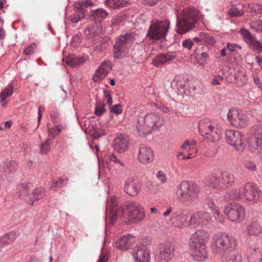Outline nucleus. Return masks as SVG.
<instances>
[{
	"label": "nucleus",
	"mask_w": 262,
	"mask_h": 262,
	"mask_svg": "<svg viewBox=\"0 0 262 262\" xmlns=\"http://www.w3.org/2000/svg\"><path fill=\"white\" fill-rule=\"evenodd\" d=\"M135 241V237L130 234H128L119 238L115 243V246L120 250H126L130 248Z\"/></svg>",
	"instance_id": "nucleus-26"
},
{
	"label": "nucleus",
	"mask_w": 262,
	"mask_h": 262,
	"mask_svg": "<svg viewBox=\"0 0 262 262\" xmlns=\"http://www.w3.org/2000/svg\"><path fill=\"white\" fill-rule=\"evenodd\" d=\"M13 88L12 83H11L4 89L3 92L0 93V103L6 101L7 98L12 95L13 93Z\"/></svg>",
	"instance_id": "nucleus-39"
},
{
	"label": "nucleus",
	"mask_w": 262,
	"mask_h": 262,
	"mask_svg": "<svg viewBox=\"0 0 262 262\" xmlns=\"http://www.w3.org/2000/svg\"><path fill=\"white\" fill-rule=\"evenodd\" d=\"M128 145V138L122 135L116 137L114 140V149L121 153L127 149Z\"/></svg>",
	"instance_id": "nucleus-27"
},
{
	"label": "nucleus",
	"mask_w": 262,
	"mask_h": 262,
	"mask_svg": "<svg viewBox=\"0 0 262 262\" xmlns=\"http://www.w3.org/2000/svg\"><path fill=\"white\" fill-rule=\"evenodd\" d=\"M200 191V187L195 183L183 181L178 186L176 194L180 201L189 204L198 200Z\"/></svg>",
	"instance_id": "nucleus-5"
},
{
	"label": "nucleus",
	"mask_w": 262,
	"mask_h": 262,
	"mask_svg": "<svg viewBox=\"0 0 262 262\" xmlns=\"http://www.w3.org/2000/svg\"><path fill=\"white\" fill-rule=\"evenodd\" d=\"M236 246V242L231 235L222 233L214 235L212 240V247L213 251L221 254L226 251L234 250Z\"/></svg>",
	"instance_id": "nucleus-7"
},
{
	"label": "nucleus",
	"mask_w": 262,
	"mask_h": 262,
	"mask_svg": "<svg viewBox=\"0 0 262 262\" xmlns=\"http://www.w3.org/2000/svg\"><path fill=\"white\" fill-rule=\"evenodd\" d=\"M261 191L258 186L252 183L248 182L244 186L232 190L226 193L225 198L227 201L242 200L256 203L260 198Z\"/></svg>",
	"instance_id": "nucleus-1"
},
{
	"label": "nucleus",
	"mask_w": 262,
	"mask_h": 262,
	"mask_svg": "<svg viewBox=\"0 0 262 262\" xmlns=\"http://www.w3.org/2000/svg\"><path fill=\"white\" fill-rule=\"evenodd\" d=\"M84 60L83 58H77L73 55H69L66 60V63L72 67H77L84 63Z\"/></svg>",
	"instance_id": "nucleus-37"
},
{
	"label": "nucleus",
	"mask_w": 262,
	"mask_h": 262,
	"mask_svg": "<svg viewBox=\"0 0 262 262\" xmlns=\"http://www.w3.org/2000/svg\"><path fill=\"white\" fill-rule=\"evenodd\" d=\"M227 118L230 123L236 127H244L247 124L246 116L236 108H232L229 110Z\"/></svg>",
	"instance_id": "nucleus-18"
},
{
	"label": "nucleus",
	"mask_w": 262,
	"mask_h": 262,
	"mask_svg": "<svg viewBox=\"0 0 262 262\" xmlns=\"http://www.w3.org/2000/svg\"><path fill=\"white\" fill-rule=\"evenodd\" d=\"M128 215L129 221L131 223H139L145 217V210L143 206L137 202L130 201L124 205Z\"/></svg>",
	"instance_id": "nucleus-11"
},
{
	"label": "nucleus",
	"mask_w": 262,
	"mask_h": 262,
	"mask_svg": "<svg viewBox=\"0 0 262 262\" xmlns=\"http://www.w3.org/2000/svg\"><path fill=\"white\" fill-rule=\"evenodd\" d=\"M52 143V139H47L45 142L40 145V152L41 154H45L49 152L51 149V145Z\"/></svg>",
	"instance_id": "nucleus-46"
},
{
	"label": "nucleus",
	"mask_w": 262,
	"mask_h": 262,
	"mask_svg": "<svg viewBox=\"0 0 262 262\" xmlns=\"http://www.w3.org/2000/svg\"><path fill=\"white\" fill-rule=\"evenodd\" d=\"M244 166L247 169L252 171H255L257 169L256 164L251 161L245 162Z\"/></svg>",
	"instance_id": "nucleus-57"
},
{
	"label": "nucleus",
	"mask_w": 262,
	"mask_h": 262,
	"mask_svg": "<svg viewBox=\"0 0 262 262\" xmlns=\"http://www.w3.org/2000/svg\"><path fill=\"white\" fill-rule=\"evenodd\" d=\"M45 195L44 189L42 187L35 189L32 194L30 196V199L28 201V203L31 205L34 204V201H38L42 199Z\"/></svg>",
	"instance_id": "nucleus-31"
},
{
	"label": "nucleus",
	"mask_w": 262,
	"mask_h": 262,
	"mask_svg": "<svg viewBox=\"0 0 262 262\" xmlns=\"http://www.w3.org/2000/svg\"><path fill=\"white\" fill-rule=\"evenodd\" d=\"M111 69V62L109 61H103L95 71L92 77V80L94 82H100L106 76Z\"/></svg>",
	"instance_id": "nucleus-24"
},
{
	"label": "nucleus",
	"mask_w": 262,
	"mask_h": 262,
	"mask_svg": "<svg viewBox=\"0 0 262 262\" xmlns=\"http://www.w3.org/2000/svg\"><path fill=\"white\" fill-rule=\"evenodd\" d=\"M17 164L15 161H6L0 167V170L6 173H9L15 170Z\"/></svg>",
	"instance_id": "nucleus-38"
},
{
	"label": "nucleus",
	"mask_w": 262,
	"mask_h": 262,
	"mask_svg": "<svg viewBox=\"0 0 262 262\" xmlns=\"http://www.w3.org/2000/svg\"><path fill=\"white\" fill-rule=\"evenodd\" d=\"M160 120V117L153 113L147 114L143 119L141 121L138 120L137 125V129L140 136H145L150 132L158 127V121Z\"/></svg>",
	"instance_id": "nucleus-10"
},
{
	"label": "nucleus",
	"mask_w": 262,
	"mask_h": 262,
	"mask_svg": "<svg viewBox=\"0 0 262 262\" xmlns=\"http://www.w3.org/2000/svg\"><path fill=\"white\" fill-rule=\"evenodd\" d=\"M19 233L17 231H11L4 235V237H6L8 239L12 242L14 241L19 236Z\"/></svg>",
	"instance_id": "nucleus-54"
},
{
	"label": "nucleus",
	"mask_w": 262,
	"mask_h": 262,
	"mask_svg": "<svg viewBox=\"0 0 262 262\" xmlns=\"http://www.w3.org/2000/svg\"><path fill=\"white\" fill-rule=\"evenodd\" d=\"M141 186V183L138 180L129 178L125 182L124 190L127 194L135 196L140 192Z\"/></svg>",
	"instance_id": "nucleus-23"
},
{
	"label": "nucleus",
	"mask_w": 262,
	"mask_h": 262,
	"mask_svg": "<svg viewBox=\"0 0 262 262\" xmlns=\"http://www.w3.org/2000/svg\"><path fill=\"white\" fill-rule=\"evenodd\" d=\"M61 132V126L60 125H55L53 127L48 128V136L52 139L55 138L59 135Z\"/></svg>",
	"instance_id": "nucleus-47"
},
{
	"label": "nucleus",
	"mask_w": 262,
	"mask_h": 262,
	"mask_svg": "<svg viewBox=\"0 0 262 262\" xmlns=\"http://www.w3.org/2000/svg\"><path fill=\"white\" fill-rule=\"evenodd\" d=\"M134 39V35L132 33H126L116 38L113 45L114 57L117 59L124 58L128 53Z\"/></svg>",
	"instance_id": "nucleus-8"
},
{
	"label": "nucleus",
	"mask_w": 262,
	"mask_h": 262,
	"mask_svg": "<svg viewBox=\"0 0 262 262\" xmlns=\"http://www.w3.org/2000/svg\"><path fill=\"white\" fill-rule=\"evenodd\" d=\"M199 35L201 39V45L205 44L212 46L214 43L215 41L213 37L209 34L201 32Z\"/></svg>",
	"instance_id": "nucleus-40"
},
{
	"label": "nucleus",
	"mask_w": 262,
	"mask_h": 262,
	"mask_svg": "<svg viewBox=\"0 0 262 262\" xmlns=\"http://www.w3.org/2000/svg\"><path fill=\"white\" fill-rule=\"evenodd\" d=\"M208 206L212 210L215 220L220 223H223L225 220L224 216L220 214L221 212L215 205L211 202L208 203Z\"/></svg>",
	"instance_id": "nucleus-36"
},
{
	"label": "nucleus",
	"mask_w": 262,
	"mask_h": 262,
	"mask_svg": "<svg viewBox=\"0 0 262 262\" xmlns=\"http://www.w3.org/2000/svg\"><path fill=\"white\" fill-rule=\"evenodd\" d=\"M198 128L200 135L209 142H218L222 137V127L216 120H201L198 123Z\"/></svg>",
	"instance_id": "nucleus-4"
},
{
	"label": "nucleus",
	"mask_w": 262,
	"mask_h": 262,
	"mask_svg": "<svg viewBox=\"0 0 262 262\" xmlns=\"http://www.w3.org/2000/svg\"><path fill=\"white\" fill-rule=\"evenodd\" d=\"M75 10V12L74 15L71 16V20L72 22L74 23H77L78 22L81 18H83L85 16L86 10L82 9H79L75 7H74Z\"/></svg>",
	"instance_id": "nucleus-41"
},
{
	"label": "nucleus",
	"mask_w": 262,
	"mask_h": 262,
	"mask_svg": "<svg viewBox=\"0 0 262 262\" xmlns=\"http://www.w3.org/2000/svg\"><path fill=\"white\" fill-rule=\"evenodd\" d=\"M210 220V215L206 212H198L190 217L189 222V226H193L194 228L196 226H203L205 225L206 222Z\"/></svg>",
	"instance_id": "nucleus-22"
},
{
	"label": "nucleus",
	"mask_w": 262,
	"mask_h": 262,
	"mask_svg": "<svg viewBox=\"0 0 262 262\" xmlns=\"http://www.w3.org/2000/svg\"><path fill=\"white\" fill-rule=\"evenodd\" d=\"M248 232L250 235H257L261 232V228L260 225L256 222L251 224L248 228Z\"/></svg>",
	"instance_id": "nucleus-43"
},
{
	"label": "nucleus",
	"mask_w": 262,
	"mask_h": 262,
	"mask_svg": "<svg viewBox=\"0 0 262 262\" xmlns=\"http://www.w3.org/2000/svg\"><path fill=\"white\" fill-rule=\"evenodd\" d=\"M157 177L161 183H165L166 182V175L162 171L159 170L158 171Z\"/></svg>",
	"instance_id": "nucleus-60"
},
{
	"label": "nucleus",
	"mask_w": 262,
	"mask_h": 262,
	"mask_svg": "<svg viewBox=\"0 0 262 262\" xmlns=\"http://www.w3.org/2000/svg\"><path fill=\"white\" fill-rule=\"evenodd\" d=\"M174 244L171 242H165L160 245L157 253L158 262H169L174 257Z\"/></svg>",
	"instance_id": "nucleus-14"
},
{
	"label": "nucleus",
	"mask_w": 262,
	"mask_h": 262,
	"mask_svg": "<svg viewBox=\"0 0 262 262\" xmlns=\"http://www.w3.org/2000/svg\"><path fill=\"white\" fill-rule=\"evenodd\" d=\"M69 180L67 178H59L57 181L53 180L50 189H54L55 188H62L67 185Z\"/></svg>",
	"instance_id": "nucleus-44"
},
{
	"label": "nucleus",
	"mask_w": 262,
	"mask_h": 262,
	"mask_svg": "<svg viewBox=\"0 0 262 262\" xmlns=\"http://www.w3.org/2000/svg\"><path fill=\"white\" fill-rule=\"evenodd\" d=\"M132 255L135 262H150V252L144 245L134 247Z\"/></svg>",
	"instance_id": "nucleus-20"
},
{
	"label": "nucleus",
	"mask_w": 262,
	"mask_h": 262,
	"mask_svg": "<svg viewBox=\"0 0 262 262\" xmlns=\"http://www.w3.org/2000/svg\"><path fill=\"white\" fill-rule=\"evenodd\" d=\"M110 38L109 37L105 36L100 38L99 40V44L95 47V50L99 52H103L107 50L110 46Z\"/></svg>",
	"instance_id": "nucleus-35"
},
{
	"label": "nucleus",
	"mask_w": 262,
	"mask_h": 262,
	"mask_svg": "<svg viewBox=\"0 0 262 262\" xmlns=\"http://www.w3.org/2000/svg\"><path fill=\"white\" fill-rule=\"evenodd\" d=\"M138 159L142 164L149 163L154 159V153L151 149L147 146H142L138 150Z\"/></svg>",
	"instance_id": "nucleus-25"
},
{
	"label": "nucleus",
	"mask_w": 262,
	"mask_h": 262,
	"mask_svg": "<svg viewBox=\"0 0 262 262\" xmlns=\"http://www.w3.org/2000/svg\"><path fill=\"white\" fill-rule=\"evenodd\" d=\"M252 137L249 145L253 152L262 153V126H253L251 130Z\"/></svg>",
	"instance_id": "nucleus-15"
},
{
	"label": "nucleus",
	"mask_w": 262,
	"mask_h": 262,
	"mask_svg": "<svg viewBox=\"0 0 262 262\" xmlns=\"http://www.w3.org/2000/svg\"><path fill=\"white\" fill-rule=\"evenodd\" d=\"M93 139H98L101 137L105 136L106 134V130L101 127L97 126H92Z\"/></svg>",
	"instance_id": "nucleus-42"
},
{
	"label": "nucleus",
	"mask_w": 262,
	"mask_h": 262,
	"mask_svg": "<svg viewBox=\"0 0 262 262\" xmlns=\"http://www.w3.org/2000/svg\"><path fill=\"white\" fill-rule=\"evenodd\" d=\"M222 259V262H241V257L234 250L224 252Z\"/></svg>",
	"instance_id": "nucleus-30"
},
{
	"label": "nucleus",
	"mask_w": 262,
	"mask_h": 262,
	"mask_svg": "<svg viewBox=\"0 0 262 262\" xmlns=\"http://www.w3.org/2000/svg\"><path fill=\"white\" fill-rule=\"evenodd\" d=\"M107 215L112 222H114L117 217H122L124 215V208L118 205V199L112 196L107 201L106 206Z\"/></svg>",
	"instance_id": "nucleus-13"
},
{
	"label": "nucleus",
	"mask_w": 262,
	"mask_h": 262,
	"mask_svg": "<svg viewBox=\"0 0 262 262\" xmlns=\"http://www.w3.org/2000/svg\"><path fill=\"white\" fill-rule=\"evenodd\" d=\"M205 182L212 188L225 190L233 185L234 177L229 171H220L206 177Z\"/></svg>",
	"instance_id": "nucleus-6"
},
{
	"label": "nucleus",
	"mask_w": 262,
	"mask_h": 262,
	"mask_svg": "<svg viewBox=\"0 0 262 262\" xmlns=\"http://www.w3.org/2000/svg\"><path fill=\"white\" fill-rule=\"evenodd\" d=\"M171 86L173 89H177L178 90V93L180 94H184L186 95H192L195 91V87L193 86L189 85L188 88L186 89V82L184 79L180 77H176L171 82Z\"/></svg>",
	"instance_id": "nucleus-19"
},
{
	"label": "nucleus",
	"mask_w": 262,
	"mask_h": 262,
	"mask_svg": "<svg viewBox=\"0 0 262 262\" xmlns=\"http://www.w3.org/2000/svg\"><path fill=\"white\" fill-rule=\"evenodd\" d=\"M176 57L175 55L172 53H167L161 54L156 56L152 61L154 66L159 67L168 61L172 60Z\"/></svg>",
	"instance_id": "nucleus-29"
},
{
	"label": "nucleus",
	"mask_w": 262,
	"mask_h": 262,
	"mask_svg": "<svg viewBox=\"0 0 262 262\" xmlns=\"http://www.w3.org/2000/svg\"><path fill=\"white\" fill-rule=\"evenodd\" d=\"M223 80V77L220 75L215 76L212 80V83L213 85H219L221 84V81Z\"/></svg>",
	"instance_id": "nucleus-63"
},
{
	"label": "nucleus",
	"mask_w": 262,
	"mask_h": 262,
	"mask_svg": "<svg viewBox=\"0 0 262 262\" xmlns=\"http://www.w3.org/2000/svg\"><path fill=\"white\" fill-rule=\"evenodd\" d=\"M195 147L193 145H190L189 142L188 141H186L185 142V143L181 146L180 149H187L188 148V151H190V152H193V150H192V148Z\"/></svg>",
	"instance_id": "nucleus-61"
},
{
	"label": "nucleus",
	"mask_w": 262,
	"mask_h": 262,
	"mask_svg": "<svg viewBox=\"0 0 262 262\" xmlns=\"http://www.w3.org/2000/svg\"><path fill=\"white\" fill-rule=\"evenodd\" d=\"M225 138L227 142L233 146L236 151L241 152L244 150L242 135L239 132L227 130L225 133Z\"/></svg>",
	"instance_id": "nucleus-16"
},
{
	"label": "nucleus",
	"mask_w": 262,
	"mask_h": 262,
	"mask_svg": "<svg viewBox=\"0 0 262 262\" xmlns=\"http://www.w3.org/2000/svg\"><path fill=\"white\" fill-rule=\"evenodd\" d=\"M36 45L34 43H31L25 50L24 53L27 55H30L34 53Z\"/></svg>",
	"instance_id": "nucleus-58"
},
{
	"label": "nucleus",
	"mask_w": 262,
	"mask_h": 262,
	"mask_svg": "<svg viewBox=\"0 0 262 262\" xmlns=\"http://www.w3.org/2000/svg\"><path fill=\"white\" fill-rule=\"evenodd\" d=\"M102 31V27L101 24L96 23L85 30L84 34L88 38H92L101 33Z\"/></svg>",
	"instance_id": "nucleus-28"
},
{
	"label": "nucleus",
	"mask_w": 262,
	"mask_h": 262,
	"mask_svg": "<svg viewBox=\"0 0 262 262\" xmlns=\"http://www.w3.org/2000/svg\"><path fill=\"white\" fill-rule=\"evenodd\" d=\"M108 15V13L104 9L99 8L92 11L91 17L96 21L100 22L105 19Z\"/></svg>",
	"instance_id": "nucleus-33"
},
{
	"label": "nucleus",
	"mask_w": 262,
	"mask_h": 262,
	"mask_svg": "<svg viewBox=\"0 0 262 262\" xmlns=\"http://www.w3.org/2000/svg\"><path fill=\"white\" fill-rule=\"evenodd\" d=\"M244 7H247V9L249 12H253L255 14H259L262 12V6L256 3L245 4Z\"/></svg>",
	"instance_id": "nucleus-45"
},
{
	"label": "nucleus",
	"mask_w": 262,
	"mask_h": 262,
	"mask_svg": "<svg viewBox=\"0 0 262 262\" xmlns=\"http://www.w3.org/2000/svg\"><path fill=\"white\" fill-rule=\"evenodd\" d=\"M224 212L232 222L239 223L243 221L245 216L244 208L238 203L228 205L225 207Z\"/></svg>",
	"instance_id": "nucleus-12"
},
{
	"label": "nucleus",
	"mask_w": 262,
	"mask_h": 262,
	"mask_svg": "<svg viewBox=\"0 0 262 262\" xmlns=\"http://www.w3.org/2000/svg\"><path fill=\"white\" fill-rule=\"evenodd\" d=\"M209 233L204 230H198L190 237L189 245L192 250V258L195 261L204 262L208 258V251L206 243Z\"/></svg>",
	"instance_id": "nucleus-2"
},
{
	"label": "nucleus",
	"mask_w": 262,
	"mask_h": 262,
	"mask_svg": "<svg viewBox=\"0 0 262 262\" xmlns=\"http://www.w3.org/2000/svg\"><path fill=\"white\" fill-rule=\"evenodd\" d=\"M104 97L106 99V103L111 106L113 104V99L111 91L110 90L104 89L103 90Z\"/></svg>",
	"instance_id": "nucleus-52"
},
{
	"label": "nucleus",
	"mask_w": 262,
	"mask_h": 262,
	"mask_svg": "<svg viewBox=\"0 0 262 262\" xmlns=\"http://www.w3.org/2000/svg\"><path fill=\"white\" fill-rule=\"evenodd\" d=\"M59 116V111L58 109H53L51 114L50 118L54 124L58 123Z\"/></svg>",
	"instance_id": "nucleus-51"
},
{
	"label": "nucleus",
	"mask_w": 262,
	"mask_h": 262,
	"mask_svg": "<svg viewBox=\"0 0 262 262\" xmlns=\"http://www.w3.org/2000/svg\"><path fill=\"white\" fill-rule=\"evenodd\" d=\"M239 32L251 50L257 54L262 53V45L255 35L245 29H240Z\"/></svg>",
	"instance_id": "nucleus-17"
},
{
	"label": "nucleus",
	"mask_w": 262,
	"mask_h": 262,
	"mask_svg": "<svg viewBox=\"0 0 262 262\" xmlns=\"http://www.w3.org/2000/svg\"><path fill=\"white\" fill-rule=\"evenodd\" d=\"M228 14L230 17H239L244 14L242 9H239L235 7H232L228 10Z\"/></svg>",
	"instance_id": "nucleus-49"
},
{
	"label": "nucleus",
	"mask_w": 262,
	"mask_h": 262,
	"mask_svg": "<svg viewBox=\"0 0 262 262\" xmlns=\"http://www.w3.org/2000/svg\"><path fill=\"white\" fill-rule=\"evenodd\" d=\"M248 259L249 262H258L261 260L262 255L260 249L250 248L248 250Z\"/></svg>",
	"instance_id": "nucleus-34"
},
{
	"label": "nucleus",
	"mask_w": 262,
	"mask_h": 262,
	"mask_svg": "<svg viewBox=\"0 0 262 262\" xmlns=\"http://www.w3.org/2000/svg\"><path fill=\"white\" fill-rule=\"evenodd\" d=\"M109 160L110 161L113 162L115 163H118L120 164L121 166H124L123 163L119 159H118L114 155H111L109 157Z\"/></svg>",
	"instance_id": "nucleus-62"
},
{
	"label": "nucleus",
	"mask_w": 262,
	"mask_h": 262,
	"mask_svg": "<svg viewBox=\"0 0 262 262\" xmlns=\"http://www.w3.org/2000/svg\"><path fill=\"white\" fill-rule=\"evenodd\" d=\"M251 28L256 32H262V21L259 20L250 26Z\"/></svg>",
	"instance_id": "nucleus-53"
},
{
	"label": "nucleus",
	"mask_w": 262,
	"mask_h": 262,
	"mask_svg": "<svg viewBox=\"0 0 262 262\" xmlns=\"http://www.w3.org/2000/svg\"><path fill=\"white\" fill-rule=\"evenodd\" d=\"M227 49L231 52H235L237 50H241L242 47L238 45V44L236 43H232L230 42H228L227 43Z\"/></svg>",
	"instance_id": "nucleus-56"
},
{
	"label": "nucleus",
	"mask_w": 262,
	"mask_h": 262,
	"mask_svg": "<svg viewBox=\"0 0 262 262\" xmlns=\"http://www.w3.org/2000/svg\"><path fill=\"white\" fill-rule=\"evenodd\" d=\"M200 14L194 9L184 10L177 16L176 31L183 34L196 27Z\"/></svg>",
	"instance_id": "nucleus-3"
},
{
	"label": "nucleus",
	"mask_w": 262,
	"mask_h": 262,
	"mask_svg": "<svg viewBox=\"0 0 262 262\" xmlns=\"http://www.w3.org/2000/svg\"><path fill=\"white\" fill-rule=\"evenodd\" d=\"M105 5L113 9H119L126 7L128 2L126 0H105Z\"/></svg>",
	"instance_id": "nucleus-32"
},
{
	"label": "nucleus",
	"mask_w": 262,
	"mask_h": 262,
	"mask_svg": "<svg viewBox=\"0 0 262 262\" xmlns=\"http://www.w3.org/2000/svg\"><path fill=\"white\" fill-rule=\"evenodd\" d=\"M80 42V39L78 35H75L73 37V42H72V45L73 47H76L78 46V45Z\"/></svg>",
	"instance_id": "nucleus-64"
},
{
	"label": "nucleus",
	"mask_w": 262,
	"mask_h": 262,
	"mask_svg": "<svg viewBox=\"0 0 262 262\" xmlns=\"http://www.w3.org/2000/svg\"><path fill=\"white\" fill-rule=\"evenodd\" d=\"M168 20H152L148 28L147 36L152 40H159L165 38L169 27Z\"/></svg>",
	"instance_id": "nucleus-9"
},
{
	"label": "nucleus",
	"mask_w": 262,
	"mask_h": 262,
	"mask_svg": "<svg viewBox=\"0 0 262 262\" xmlns=\"http://www.w3.org/2000/svg\"><path fill=\"white\" fill-rule=\"evenodd\" d=\"M182 45L183 48L189 50L191 49L193 43L192 40L188 39H186L182 42Z\"/></svg>",
	"instance_id": "nucleus-59"
},
{
	"label": "nucleus",
	"mask_w": 262,
	"mask_h": 262,
	"mask_svg": "<svg viewBox=\"0 0 262 262\" xmlns=\"http://www.w3.org/2000/svg\"><path fill=\"white\" fill-rule=\"evenodd\" d=\"M94 5V4L92 0H82L77 2L75 5V7L79 9L85 10L84 8H87Z\"/></svg>",
	"instance_id": "nucleus-48"
},
{
	"label": "nucleus",
	"mask_w": 262,
	"mask_h": 262,
	"mask_svg": "<svg viewBox=\"0 0 262 262\" xmlns=\"http://www.w3.org/2000/svg\"><path fill=\"white\" fill-rule=\"evenodd\" d=\"M189 213L188 211L173 213L170 219L171 224L175 228H183L186 226Z\"/></svg>",
	"instance_id": "nucleus-21"
},
{
	"label": "nucleus",
	"mask_w": 262,
	"mask_h": 262,
	"mask_svg": "<svg viewBox=\"0 0 262 262\" xmlns=\"http://www.w3.org/2000/svg\"><path fill=\"white\" fill-rule=\"evenodd\" d=\"M110 111L115 114H120L122 112V105L120 104L114 105L111 107Z\"/></svg>",
	"instance_id": "nucleus-55"
},
{
	"label": "nucleus",
	"mask_w": 262,
	"mask_h": 262,
	"mask_svg": "<svg viewBox=\"0 0 262 262\" xmlns=\"http://www.w3.org/2000/svg\"><path fill=\"white\" fill-rule=\"evenodd\" d=\"M105 104L101 101H97L95 110V114L96 115L100 116L105 112Z\"/></svg>",
	"instance_id": "nucleus-50"
}]
</instances>
